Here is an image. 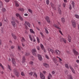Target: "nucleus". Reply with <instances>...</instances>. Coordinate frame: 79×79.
I'll return each mask as SVG.
<instances>
[{
	"mask_svg": "<svg viewBox=\"0 0 79 79\" xmlns=\"http://www.w3.org/2000/svg\"><path fill=\"white\" fill-rule=\"evenodd\" d=\"M70 68L71 69L73 73H74V74H75V71L74 70V69L73 68V67H71V66H70Z\"/></svg>",
	"mask_w": 79,
	"mask_h": 79,
	"instance_id": "19",
	"label": "nucleus"
},
{
	"mask_svg": "<svg viewBox=\"0 0 79 79\" xmlns=\"http://www.w3.org/2000/svg\"><path fill=\"white\" fill-rule=\"evenodd\" d=\"M45 29V32H46V34H49V32H48V30H47V29Z\"/></svg>",
	"mask_w": 79,
	"mask_h": 79,
	"instance_id": "37",
	"label": "nucleus"
},
{
	"mask_svg": "<svg viewBox=\"0 0 79 79\" xmlns=\"http://www.w3.org/2000/svg\"><path fill=\"white\" fill-rule=\"evenodd\" d=\"M11 35L15 40H16V39H17V37H16V35L14 34L13 33H11Z\"/></svg>",
	"mask_w": 79,
	"mask_h": 79,
	"instance_id": "15",
	"label": "nucleus"
},
{
	"mask_svg": "<svg viewBox=\"0 0 79 79\" xmlns=\"http://www.w3.org/2000/svg\"><path fill=\"white\" fill-rule=\"evenodd\" d=\"M46 58H47V59H49V57H48V56H47V55H45Z\"/></svg>",
	"mask_w": 79,
	"mask_h": 79,
	"instance_id": "53",
	"label": "nucleus"
},
{
	"mask_svg": "<svg viewBox=\"0 0 79 79\" xmlns=\"http://www.w3.org/2000/svg\"><path fill=\"white\" fill-rule=\"evenodd\" d=\"M12 20H13V21H15V17H12Z\"/></svg>",
	"mask_w": 79,
	"mask_h": 79,
	"instance_id": "55",
	"label": "nucleus"
},
{
	"mask_svg": "<svg viewBox=\"0 0 79 79\" xmlns=\"http://www.w3.org/2000/svg\"><path fill=\"white\" fill-rule=\"evenodd\" d=\"M55 53H56V55H60L61 53V52L60 51H59V50L57 49L55 51Z\"/></svg>",
	"mask_w": 79,
	"mask_h": 79,
	"instance_id": "3",
	"label": "nucleus"
},
{
	"mask_svg": "<svg viewBox=\"0 0 79 79\" xmlns=\"http://www.w3.org/2000/svg\"><path fill=\"white\" fill-rule=\"evenodd\" d=\"M40 34L42 35V36H44V35L43 34V33L42 32H40Z\"/></svg>",
	"mask_w": 79,
	"mask_h": 79,
	"instance_id": "61",
	"label": "nucleus"
},
{
	"mask_svg": "<svg viewBox=\"0 0 79 79\" xmlns=\"http://www.w3.org/2000/svg\"><path fill=\"white\" fill-rule=\"evenodd\" d=\"M68 39L69 42H71V37L70 36H69V35L68 36Z\"/></svg>",
	"mask_w": 79,
	"mask_h": 79,
	"instance_id": "22",
	"label": "nucleus"
},
{
	"mask_svg": "<svg viewBox=\"0 0 79 79\" xmlns=\"http://www.w3.org/2000/svg\"><path fill=\"white\" fill-rule=\"evenodd\" d=\"M43 66H44L45 68H49V64H48L45 63H43Z\"/></svg>",
	"mask_w": 79,
	"mask_h": 79,
	"instance_id": "7",
	"label": "nucleus"
},
{
	"mask_svg": "<svg viewBox=\"0 0 79 79\" xmlns=\"http://www.w3.org/2000/svg\"><path fill=\"white\" fill-rule=\"evenodd\" d=\"M66 5V4L65 3H63V7H64V8L65 7V6Z\"/></svg>",
	"mask_w": 79,
	"mask_h": 79,
	"instance_id": "51",
	"label": "nucleus"
},
{
	"mask_svg": "<svg viewBox=\"0 0 79 79\" xmlns=\"http://www.w3.org/2000/svg\"><path fill=\"white\" fill-rule=\"evenodd\" d=\"M5 2H10V0H5Z\"/></svg>",
	"mask_w": 79,
	"mask_h": 79,
	"instance_id": "63",
	"label": "nucleus"
},
{
	"mask_svg": "<svg viewBox=\"0 0 79 79\" xmlns=\"http://www.w3.org/2000/svg\"><path fill=\"white\" fill-rule=\"evenodd\" d=\"M65 67L67 69H69V66H68V64H65Z\"/></svg>",
	"mask_w": 79,
	"mask_h": 79,
	"instance_id": "25",
	"label": "nucleus"
},
{
	"mask_svg": "<svg viewBox=\"0 0 79 79\" xmlns=\"http://www.w3.org/2000/svg\"><path fill=\"white\" fill-rule=\"evenodd\" d=\"M60 42H62V41H63L64 42V43H66V39H64L63 38H60Z\"/></svg>",
	"mask_w": 79,
	"mask_h": 79,
	"instance_id": "12",
	"label": "nucleus"
},
{
	"mask_svg": "<svg viewBox=\"0 0 79 79\" xmlns=\"http://www.w3.org/2000/svg\"><path fill=\"white\" fill-rule=\"evenodd\" d=\"M77 63H79V60H77L76 61Z\"/></svg>",
	"mask_w": 79,
	"mask_h": 79,
	"instance_id": "64",
	"label": "nucleus"
},
{
	"mask_svg": "<svg viewBox=\"0 0 79 79\" xmlns=\"http://www.w3.org/2000/svg\"><path fill=\"white\" fill-rule=\"evenodd\" d=\"M59 13L60 15H61V9H60L59 10Z\"/></svg>",
	"mask_w": 79,
	"mask_h": 79,
	"instance_id": "49",
	"label": "nucleus"
},
{
	"mask_svg": "<svg viewBox=\"0 0 79 79\" xmlns=\"http://www.w3.org/2000/svg\"><path fill=\"white\" fill-rule=\"evenodd\" d=\"M48 52L49 53V52H51V53L53 54V53L54 52V51L52 49H51L50 48H48Z\"/></svg>",
	"mask_w": 79,
	"mask_h": 79,
	"instance_id": "18",
	"label": "nucleus"
},
{
	"mask_svg": "<svg viewBox=\"0 0 79 79\" xmlns=\"http://www.w3.org/2000/svg\"><path fill=\"white\" fill-rule=\"evenodd\" d=\"M15 46H12L10 47L11 49H13V48H15Z\"/></svg>",
	"mask_w": 79,
	"mask_h": 79,
	"instance_id": "50",
	"label": "nucleus"
},
{
	"mask_svg": "<svg viewBox=\"0 0 79 79\" xmlns=\"http://www.w3.org/2000/svg\"><path fill=\"white\" fill-rule=\"evenodd\" d=\"M52 77V75H51V74L49 73V75L48 76V79H51V78Z\"/></svg>",
	"mask_w": 79,
	"mask_h": 79,
	"instance_id": "21",
	"label": "nucleus"
},
{
	"mask_svg": "<svg viewBox=\"0 0 79 79\" xmlns=\"http://www.w3.org/2000/svg\"><path fill=\"white\" fill-rule=\"evenodd\" d=\"M32 51V52H36V53H37V51L35 49H33Z\"/></svg>",
	"mask_w": 79,
	"mask_h": 79,
	"instance_id": "41",
	"label": "nucleus"
},
{
	"mask_svg": "<svg viewBox=\"0 0 79 79\" xmlns=\"http://www.w3.org/2000/svg\"><path fill=\"white\" fill-rule=\"evenodd\" d=\"M25 24L27 25V26L29 27H31V24L30 23L27 21L25 22Z\"/></svg>",
	"mask_w": 79,
	"mask_h": 79,
	"instance_id": "16",
	"label": "nucleus"
},
{
	"mask_svg": "<svg viewBox=\"0 0 79 79\" xmlns=\"http://www.w3.org/2000/svg\"><path fill=\"white\" fill-rule=\"evenodd\" d=\"M61 21L63 24H64V23H65V19L64 18H61Z\"/></svg>",
	"mask_w": 79,
	"mask_h": 79,
	"instance_id": "20",
	"label": "nucleus"
},
{
	"mask_svg": "<svg viewBox=\"0 0 79 79\" xmlns=\"http://www.w3.org/2000/svg\"><path fill=\"white\" fill-rule=\"evenodd\" d=\"M35 38H33V42H35Z\"/></svg>",
	"mask_w": 79,
	"mask_h": 79,
	"instance_id": "62",
	"label": "nucleus"
},
{
	"mask_svg": "<svg viewBox=\"0 0 79 79\" xmlns=\"http://www.w3.org/2000/svg\"><path fill=\"white\" fill-rule=\"evenodd\" d=\"M45 20L47 21V22H48V23H50V18L48 16H47L45 18Z\"/></svg>",
	"mask_w": 79,
	"mask_h": 79,
	"instance_id": "6",
	"label": "nucleus"
},
{
	"mask_svg": "<svg viewBox=\"0 0 79 79\" xmlns=\"http://www.w3.org/2000/svg\"><path fill=\"white\" fill-rule=\"evenodd\" d=\"M12 62L14 66H16V61H15V59H12Z\"/></svg>",
	"mask_w": 79,
	"mask_h": 79,
	"instance_id": "13",
	"label": "nucleus"
},
{
	"mask_svg": "<svg viewBox=\"0 0 79 79\" xmlns=\"http://www.w3.org/2000/svg\"><path fill=\"white\" fill-rule=\"evenodd\" d=\"M7 66L8 69H10V71H12V70H11V67H10V66L9 65H8Z\"/></svg>",
	"mask_w": 79,
	"mask_h": 79,
	"instance_id": "35",
	"label": "nucleus"
},
{
	"mask_svg": "<svg viewBox=\"0 0 79 79\" xmlns=\"http://www.w3.org/2000/svg\"><path fill=\"white\" fill-rule=\"evenodd\" d=\"M53 26L54 27H55L57 28V29H59V30H61V28L56 24H54L53 25Z\"/></svg>",
	"mask_w": 79,
	"mask_h": 79,
	"instance_id": "17",
	"label": "nucleus"
},
{
	"mask_svg": "<svg viewBox=\"0 0 79 79\" xmlns=\"http://www.w3.org/2000/svg\"><path fill=\"white\" fill-rule=\"evenodd\" d=\"M46 4L48 5H49V0H46Z\"/></svg>",
	"mask_w": 79,
	"mask_h": 79,
	"instance_id": "36",
	"label": "nucleus"
},
{
	"mask_svg": "<svg viewBox=\"0 0 79 79\" xmlns=\"http://www.w3.org/2000/svg\"><path fill=\"white\" fill-rule=\"evenodd\" d=\"M38 59L40 61H42V56L40 54L38 55Z\"/></svg>",
	"mask_w": 79,
	"mask_h": 79,
	"instance_id": "14",
	"label": "nucleus"
},
{
	"mask_svg": "<svg viewBox=\"0 0 79 79\" xmlns=\"http://www.w3.org/2000/svg\"><path fill=\"white\" fill-rule=\"evenodd\" d=\"M28 11H29V12H30V13H32L33 12L32 10H31L30 9H28Z\"/></svg>",
	"mask_w": 79,
	"mask_h": 79,
	"instance_id": "40",
	"label": "nucleus"
},
{
	"mask_svg": "<svg viewBox=\"0 0 79 79\" xmlns=\"http://www.w3.org/2000/svg\"><path fill=\"white\" fill-rule=\"evenodd\" d=\"M51 5L52 7V9H53V10H56V7L55 6V4H53L52 3H51Z\"/></svg>",
	"mask_w": 79,
	"mask_h": 79,
	"instance_id": "10",
	"label": "nucleus"
},
{
	"mask_svg": "<svg viewBox=\"0 0 79 79\" xmlns=\"http://www.w3.org/2000/svg\"><path fill=\"white\" fill-rule=\"evenodd\" d=\"M23 60H22V63H24L25 62V60H26V59H25V57L23 56Z\"/></svg>",
	"mask_w": 79,
	"mask_h": 79,
	"instance_id": "31",
	"label": "nucleus"
},
{
	"mask_svg": "<svg viewBox=\"0 0 79 79\" xmlns=\"http://www.w3.org/2000/svg\"><path fill=\"white\" fill-rule=\"evenodd\" d=\"M19 11H21L22 12H24V9L23 8H19L18 10Z\"/></svg>",
	"mask_w": 79,
	"mask_h": 79,
	"instance_id": "23",
	"label": "nucleus"
},
{
	"mask_svg": "<svg viewBox=\"0 0 79 79\" xmlns=\"http://www.w3.org/2000/svg\"><path fill=\"white\" fill-rule=\"evenodd\" d=\"M36 39L37 42L38 43V44H39V43H40V39H39V38L37 37H36Z\"/></svg>",
	"mask_w": 79,
	"mask_h": 79,
	"instance_id": "29",
	"label": "nucleus"
},
{
	"mask_svg": "<svg viewBox=\"0 0 79 79\" xmlns=\"http://www.w3.org/2000/svg\"><path fill=\"white\" fill-rule=\"evenodd\" d=\"M59 32L60 33L61 35H63V33H62V31H61L59 30Z\"/></svg>",
	"mask_w": 79,
	"mask_h": 79,
	"instance_id": "48",
	"label": "nucleus"
},
{
	"mask_svg": "<svg viewBox=\"0 0 79 79\" xmlns=\"http://www.w3.org/2000/svg\"><path fill=\"white\" fill-rule=\"evenodd\" d=\"M73 53L75 55H78L79 53L78 52H77L76 50L74 49H73Z\"/></svg>",
	"mask_w": 79,
	"mask_h": 79,
	"instance_id": "5",
	"label": "nucleus"
},
{
	"mask_svg": "<svg viewBox=\"0 0 79 79\" xmlns=\"http://www.w3.org/2000/svg\"><path fill=\"white\" fill-rule=\"evenodd\" d=\"M11 23L14 27H16V24L15 21L11 22Z\"/></svg>",
	"mask_w": 79,
	"mask_h": 79,
	"instance_id": "9",
	"label": "nucleus"
},
{
	"mask_svg": "<svg viewBox=\"0 0 79 79\" xmlns=\"http://www.w3.org/2000/svg\"><path fill=\"white\" fill-rule=\"evenodd\" d=\"M0 66H1V68H2L3 69H4V67H3V65H2V64L1 63H0Z\"/></svg>",
	"mask_w": 79,
	"mask_h": 79,
	"instance_id": "38",
	"label": "nucleus"
},
{
	"mask_svg": "<svg viewBox=\"0 0 79 79\" xmlns=\"http://www.w3.org/2000/svg\"><path fill=\"white\" fill-rule=\"evenodd\" d=\"M29 74L30 76H32V74H33V72H31L30 73H29Z\"/></svg>",
	"mask_w": 79,
	"mask_h": 79,
	"instance_id": "44",
	"label": "nucleus"
},
{
	"mask_svg": "<svg viewBox=\"0 0 79 79\" xmlns=\"http://www.w3.org/2000/svg\"><path fill=\"white\" fill-rule=\"evenodd\" d=\"M2 10L4 12H5V11H6V9H5V8H3L2 9Z\"/></svg>",
	"mask_w": 79,
	"mask_h": 79,
	"instance_id": "54",
	"label": "nucleus"
},
{
	"mask_svg": "<svg viewBox=\"0 0 79 79\" xmlns=\"http://www.w3.org/2000/svg\"><path fill=\"white\" fill-rule=\"evenodd\" d=\"M15 6L16 7H18V6H19V5L18 3V2H15Z\"/></svg>",
	"mask_w": 79,
	"mask_h": 79,
	"instance_id": "28",
	"label": "nucleus"
},
{
	"mask_svg": "<svg viewBox=\"0 0 79 79\" xmlns=\"http://www.w3.org/2000/svg\"><path fill=\"white\" fill-rule=\"evenodd\" d=\"M52 61H53L54 63H58V60L55 57H53L52 58Z\"/></svg>",
	"mask_w": 79,
	"mask_h": 79,
	"instance_id": "11",
	"label": "nucleus"
},
{
	"mask_svg": "<svg viewBox=\"0 0 79 79\" xmlns=\"http://www.w3.org/2000/svg\"><path fill=\"white\" fill-rule=\"evenodd\" d=\"M21 75L22 76H25V74H24V73L23 72L21 73Z\"/></svg>",
	"mask_w": 79,
	"mask_h": 79,
	"instance_id": "42",
	"label": "nucleus"
},
{
	"mask_svg": "<svg viewBox=\"0 0 79 79\" xmlns=\"http://www.w3.org/2000/svg\"><path fill=\"white\" fill-rule=\"evenodd\" d=\"M33 63L34 62L32 61H31L29 62L30 64H31V65H33Z\"/></svg>",
	"mask_w": 79,
	"mask_h": 79,
	"instance_id": "47",
	"label": "nucleus"
},
{
	"mask_svg": "<svg viewBox=\"0 0 79 79\" xmlns=\"http://www.w3.org/2000/svg\"><path fill=\"white\" fill-rule=\"evenodd\" d=\"M40 77L41 79H45V76L43 75V73L41 72L40 73Z\"/></svg>",
	"mask_w": 79,
	"mask_h": 79,
	"instance_id": "8",
	"label": "nucleus"
},
{
	"mask_svg": "<svg viewBox=\"0 0 79 79\" xmlns=\"http://www.w3.org/2000/svg\"><path fill=\"white\" fill-rule=\"evenodd\" d=\"M30 31L31 32V33H32V34H35V32H34V31H33V30H32V29H30Z\"/></svg>",
	"mask_w": 79,
	"mask_h": 79,
	"instance_id": "30",
	"label": "nucleus"
},
{
	"mask_svg": "<svg viewBox=\"0 0 79 79\" xmlns=\"http://www.w3.org/2000/svg\"><path fill=\"white\" fill-rule=\"evenodd\" d=\"M24 15L25 16H28V14H27V13H25L24 14Z\"/></svg>",
	"mask_w": 79,
	"mask_h": 79,
	"instance_id": "59",
	"label": "nucleus"
},
{
	"mask_svg": "<svg viewBox=\"0 0 79 79\" xmlns=\"http://www.w3.org/2000/svg\"><path fill=\"white\" fill-rule=\"evenodd\" d=\"M36 48L38 50H40V46H37Z\"/></svg>",
	"mask_w": 79,
	"mask_h": 79,
	"instance_id": "34",
	"label": "nucleus"
},
{
	"mask_svg": "<svg viewBox=\"0 0 79 79\" xmlns=\"http://www.w3.org/2000/svg\"><path fill=\"white\" fill-rule=\"evenodd\" d=\"M69 9L71 10V9H72V7H71V6L70 5L69 6Z\"/></svg>",
	"mask_w": 79,
	"mask_h": 79,
	"instance_id": "57",
	"label": "nucleus"
},
{
	"mask_svg": "<svg viewBox=\"0 0 79 79\" xmlns=\"http://www.w3.org/2000/svg\"><path fill=\"white\" fill-rule=\"evenodd\" d=\"M29 37L30 40H31V41H32V40H33V39H32V36H31V35H29Z\"/></svg>",
	"mask_w": 79,
	"mask_h": 79,
	"instance_id": "24",
	"label": "nucleus"
},
{
	"mask_svg": "<svg viewBox=\"0 0 79 79\" xmlns=\"http://www.w3.org/2000/svg\"><path fill=\"white\" fill-rule=\"evenodd\" d=\"M2 3L1 2H0V7H2Z\"/></svg>",
	"mask_w": 79,
	"mask_h": 79,
	"instance_id": "56",
	"label": "nucleus"
},
{
	"mask_svg": "<svg viewBox=\"0 0 79 79\" xmlns=\"http://www.w3.org/2000/svg\"><path fill=\"white\" fill-rule=\"evenodd\" d=\"M75 67H76L77 68L78 65L77 64H75Z\"/></svg>",
	"mask_w": 79,
	"mask_h": 79,
	"instance_id": "58",
	"label": "nucleus"
},
{
	"mask_svg": "<svg viewBox=\"0 0 79 79\" xmlns=\"http://www.w3.org/2000/svg\"><path fill=\"white\" fill-rule=\"evenodd\" d=\"M43 73L44 75H45V74L47 73V72H46L45 71H43Z\"/></svg>",
	"mask_w": 79,
	"mask_h": 79,
	"instance_id": "52",
	"label": "nucleus"
},
{
	"mask_svg": "<svg viewBox=\"0 0 79 79\" xmlns=\"http://www.w3.org/2000/svg\"><path fill=\"white\" fill-rule=\"evenodd\" d=\"M72 5L73 8H74V5L75 4V3H74V1L72 2Z\"/></svg>",
	"mask_w": 79,
	"mask_h": 79,
	"instance_id": "26",
	"label": "nucleus"
},
{
	"mask_svg": "<svg viewBox=\"0 0 79 79\" xmlns=\"http://www.w3.org/2000/svg\"><path fill=\"white\" fill-rule=\"evenodd\" d=\"M21 42H25V39L24 37H22V39L21 40Z\"/></svg>",
	"mask_w": 79,
	"mask_h": 79,
	"instance_id": "32",
	"label": "nucleus"
},
{
	"mask_svg": "<svg viewBox=\"0 0 79 79\" xmlns=\"http://www.w3.org/2000/svg\"><path fill=\"white\" fill-rule=\"evenodd\" d=\"M40 46L42 50L44 51V52H45V48H44V45H43L42 44H40Z\"/></svg>",
	"mask_w": 79,
	"mask_h": 79,
	"instance_id": "4",
	"label": "nucleus"
},
{
	"mask_svg": "<svg viewBox=\"0 0 79 79\" xmlns=\"http://www.w3.org/2000/svg\"><path fill=\"white\" fill-rule=\"evenodd\" d=\"M34 74L33 75V76H35L36 77H37V75L36 72H34Z\"/></svg>",
	"mask_w": 79,
	"mask_h": 79,
	"instance_id": "27",
	"label": "nucleus"
},
{
	"mask_svg": "<svg viewBox=\"0 0 79 79\" xmlns=\"http://www.w3.org/2000/svg\"><path fill=\"white\" fill-rule=\"evenodd\" d=\"M32 54L33 55H34V56H37V55H36V53L37 52H32Z\"/></svg>",
	"mask_w": 79,
	"mask_h": 79,
	"instance_id": "33",
	"label": "nucleus"
},
{
	"mask_svg": "<svg viewBox=\"0 0 79 79\" xmlns=\"http://www.w3.org/2000/svg\"><path fill=\"white\" fill-rule=\"evenodd\" d=\"M69 79H73V77L71 75H69Z\"/></svg>",
	"mask_w": 79,
	"mask_h": 79,
	"instance_id": "46",
	"label": "nucleus"
},
{
	"mask_svg": "<svg viewBox=\"0 0 79 79\" xmlns=\"http://www.w3.org/2000/svg\"><path fill=\"white\" fill-rule=\"evenodd\" d=\"M72 24L73 27L75 28L76 27V23L74 20H71Z\"/></svg>",
	"mask_w": 79,
	"mask_h": 79,
	"instance_id": "2",
	"label": "nucleus"
},
{
	"mask_svg": "<svg viewBox=\"0 0 79 79\" xmlns=\"http://www.w3.org/2000/svg\"><path fill=\"white\" fill-rule=\"evenodd\" d=\"M16 16L17 17H19L21 15H19V14L17 13L16 14Z\"/></svg>",
	"mask_w": 79,
	"mask_h": 79,
	"instance_id": "43",
	"label": "nucleus"
},
{
	"mask_svg": "<svg viewBox=\"0 0 79 79\" xmlns=\"http://www.w3.org/2000/svg\"><path fill=\"white\" fill-rule=\"evenodd\" d=\"M19 18L21 21H23V18L21 17V16H20L19 17Z\"/></svg>",
	"mask_w": 79,
	"mask_h": 79,
	"instance_id": "45",
	"label": "nucleus"
},
{
	"mask_svg": "<svg viewBox=\"0 0 79 79\" xmlns=\"http://www.w3.org/2000/svg\"><path fill=\"white\" fill-rule=\"evenodd\" d=\"M28 55H29V53H27L25 54L26 56H27Z\"/></svg>",
	"mask_w": 79,
	"mask_h": 79,
	"instance_id": "60",
	"label": "nucleus"
},
{
	"mask_svg": "<svg viewBox=\"0 0 79 79\" xmlns=\"http://www.w3.org/2000/svg\"><path fill=\"white\" fill-rule=\"evenodd\" d=\"M75 16L77 19H79V16L77 15H75Z\"/></svg>",
	"mask_w": 79,
	"mask_h": 79,
	"instance_id": "39",
	"label": "nucleus"
},
{
	"mask_svg": "<svg viewBox=\"0 0 79 79\" xmlns=\"http://www.w3.org/2000/svg\"><path fill=\"white\" fill-rule=\"evenodd\" d=\"M14 73L16 76H17V77H19V72L17 71L16 69H14Z\"/></svg>",
	"mask_w": 79,
	"mask_h": 79,
	"instance_id": "1",
	"label": "nucleus"
}]
</instances>
